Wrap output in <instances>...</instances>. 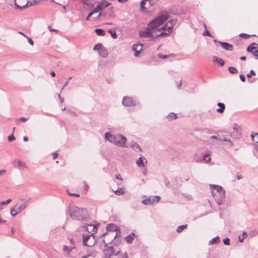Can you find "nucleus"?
I'll return each mask as SVG.
<instances>
[{
    "mask_svg": "<svg viewBox=\"0 0 258 258\" xmlns=\"http://www.w3.org/2000/svg\"><path fill=\"white\" fill-rule=\"evenodd\" d=\"M169 18L168 14L166 12H160L157 17L152 21L149 22L147 26L155 33H160L162 31H164L166 29L165 26L161 28L159 27L162 25Z\"/></svg>",
    "mask_w": 258,
    "mask_h": 258,
    "instance_id": "obj_1",
    "label": "nucleus"
},
{
    "mask_svg": "<svg viewBox=\"0 0 258 258\" xmlns=\"http://www.w3.org/2000/svg\"><path fill=\"white\" fill-rule=\"evenodd\" d=\"M105 138L118 147H125L126 139L121 135H114L109 133L105 134Z\"/></svg>",
    "mask_w": 258,
    "mask_h": 258,
    "instance_id": "obj_2",
    "label": "nucleus"
},
{
    "mask_svg": "<svg viewBox=\"0 0 258 258\" xmlns=\"http://www.w3.org/2000/svg\"><path fill=\"white\" fill-rule=\"evenodd\" d=\"M88 212L87 210L75 207L70 214V216L74 220H83L88 218Z\"/></svg>",
    "mask_w": 258,
    "mask_h": 258,
    "instance_id": "obj_3",
    "label": "nucleus"
},
{
    "mask_svg": "<svg viewBox=\"0 0 258 258\" xmlns=\"http://www.w3.org/2000/svg\"><path fill=\"white\" fill-rule=\"evenodd\" d=\"M165 33H155L154 31H152L148 26L144 30L140 31L139 35L142 38H150V40H152L157 37L163 36Z\"/></svg>",
    "mask_w": 258,
    "mask_h": 258,
    "instance_id": "obj_4",
    "label": "nucleus"
},
{
    "mask_svg": "<svg viewBox=\"0 0 258 258\" xmlns=\"http://www.w3.org/2000/svg\"><path fill=\"white\" fill-rule=\"evenodd\" d=\"M83 242L84 245L91 247L93 246L96 243V239L94 233L88 234H83Z\"/></svg>",
    "mask_w": 258,
    "mask_h": 258,
    "instance_id": "obj_5",
    "label": "nucleus"
},
{
    "mask_svg": "<svg viewBox=\"0 0 258 258\" xmlns=\"http://www.w3.org/2000/svg\"><path fill=\"white\" fill-rule=\"evenodd\" d=\"M212 196L215 198L217 203L219 205H222L225 201V190H222V192H217L215 194V191L212 190Z\"/></svg>",
    "mask_w": 258,
    "mask_h": 258,
    "instance_id": "obj_6",
    "label": "nucleus"
},
{
    "mask_svg": "<svg viewBox=\"0 0 258 258\" xmlns=\"http://www.w3.org/2000/svg\"><path fill=\"white\" fill-rule=\"evenodd\" d=\"M232 136L229 132H220L219 134V142L221 144L222 141L228 142L231 147L233 146V143L231 142L229 137Z\"/></svg>",
    "mask_w": 258,
    "mask_h": 258,
    "instance_id": "obj_7",
    "label": "nucleus"
},
{
    "mask_svg": "<svg viewBox=\"0 0 258 258\" xmlns=\"http://www.w3.org/2000/svg\"><path fill=\"white\" fill-rule=\"evenodd\" d=\"M177 20H171L169 21L165 26L166 27L165 30L164 31H162L161 33H165L163 36H168L171 33L173 27L176 24Z\"/></svg>",
    "mask_w": 258,
    "mask_h": 258,
    "instance_id": "obj_8",
    "label": "nucleus"
},
{
    "mask_svg": "<svg viewBox=\"0 0 258 258\" xmlns=\"http://www.w3.org/2000/svg\"><path fill=\"white\" fill-rule=\"evenodd\" d=\"M30 200V198L28 199H22L19 203H18L17 204L15 205L14 207L15 208L16 211L18 212V213L21 212L26 208V204L28 203Z\"/></svg>",
    "mask_w": 258,
    "mask_h": 258,
    "instance_id": "obj_9",
    "label": "nucleus"
},
{
    "mask_svg": "<svg viewBox=\"0 0 258 258\" xmlns=\"http://www.w3.org/2000/svg\"><path fill=\"white\" fill-rule=\"evenodd\" d=\"M248 52H251L258 59V44L256 43L250 44L246 49Z\"/></svg>",
    "mask_w": 258,
    "mask_h": 258,
    "instance_id": "obj_10",
    "label": "nucleus"
},
{
    "mask_svg": "<svg viewBox=\"0 0 258 258\" xmlns=\"http://www.w3.org/2000/svg\"><path fill=\"white\" fill-rule=\"evenodd\" d=\"M160 200V197L158 196H150L148 199L142 201V203L144 205H152L155 202H158Z\"/></svg>",
    "mask_w": 258,
    "mask_h": 258,
    "instance_id": "obj_11",
    "label": "nucleus"
},
{
    "mask_svg": "<svg viewBox=\"0 0 258 258\" xmlns=\"http://www.w3.org/2000/svg\"><path fill=\"white\" fill-rule=\"evenodd\" d=\"M116 252L112 246H108L104 250V256L105 258H111L115 254Z\"/></svg>",
    "mask_w": 258,
    "mask_h": 258,
    "instance_id": "obj_12",
    "label": "nucleus"
},
{
    "mask_svg": "<svg viewBox=\"0 0 258 258\" xmlns=\"http://www.w3.org/2000/svg\"><path fill=\"white\" fill-rule=\"evenodd\" d=\"M122 104L126 106H132L136 105V102L131 97H124L122 101Z\"/></svg>",
    "mask_w": 258,
    "mask_h": 258,
    "instance_id": "obj_13",
    "label": "nucleus"
},
{
    "mask_svg": "<svg viewBox=\"0 0 258 258\" xmlns=\"http://www.w3.org/2000/svg\"><path fill=\"white\" fill-rule=\"evenodd\" d=\"M110 4L107 2H102L100 3L94 9L96 11V12L98 13L105 8L108 7Z\"/></svg>",
    "mask_w": 258,
    "mask_h": 258,
    "instance_id": "obj_14",
    "label": "nucleus"
},
{
    "mask_svg": "<svg viewBox=\"0 0 258 258\" xmlns=\"http://www.w3.org/2000/svg\"><path fill=\"white\" fill-rule=\"evenodd\" d=\"M143 45L142 44H134L132 47V49L135 52L134 55L136 57L139 56L140 52L142 50Z\"/></svg>",
    "mask_w": 258,
    "mask_h": 258,
    "instance_id": "obj_15",
    "label": "nucleus"
},
{
    "mask_svg": "<svg viewBox=\"0 0 258 258\" xmlns=\"http://www.w3.org/2000/svg\"><path fill=\"white\" fill-rule=\"evenodd\" d=\"M111 258H128V255L126 252H123L119 250L116 251L115 254L112 256Z\"/></svg>",
    "mask_w": 258,
    "mask_h": 258,
    "instance_id": "obj_16",
    "label": "nucleus"
},
{
    "mask_svg": "<svg viewBox=\"0 0 258 258\" xmlns=\"http://www.w3.org/2000/svg\"><path fill=\"white\" fill-rule=\"evenodd\" d=\"M147 161L144 157L139 158L136 161V163L139 167H144L147 165Z\"/></svg>",
    "mask_w": 258,
    "mask_h": 258,
    "instance_id": "obj_17",
    "label": "nucleus"
},
{
    "mask_svg": "<svg viewBox=\"0 0 258 258\" xmlns=\"http://www.w3.org/2000/svg\"><path fill=\"white\" fill-rule=\"evenodd\" d=\"M219 43L220 44L221 47L226 50L232 51L233 49V46L229 43L220 41H219Z\"/></svg>",
    "mask_w": 258,
    "mask_h": 258,
    "instance_id": "obj_18",
    "label": "nucleus"
},
{
    "mask_svg": "<svg viewBox=\"0 0 258 258\" xmlns=\"http://www.w3.org/2000/svg\"><path fill=\"white\" fill-rule=\"evenodd\" d=\"M210 187L212 191V190H213V191H215V194L222 192V190H224L222 186L218 185L211 184Z\"/></svg>",
    "mask_w": 258,
    "mask_h": 258,
    "instance_id": "obj_19",
    "label": "nucleus"
},
{
    "mask_svg": "<svg viewBox=\"0 0 258 258\" xmlns=\"http://www.w3.org/2000/svg\"><path fill=\"white\" fill-rule=\"evenodd\" d=\"M217 105L219 108L217 109V112L220 113H223L225 109V104L223 103L219 102L218 103Z\"/></svg>",
    "mask_w": 258,
    "mask_h": 258,
    "instance_id": "obj_20",
    "label": "nucleus"
},
{
    "mask_svg": "<svg viewBox=\"0 0 258 258\" xmlns=\"http://www.w3.org/2000/svg\"><path fill=\"white\" fill-rule=\"evenodd\" d=\"M131 147L137 152L141 151V148L139 145L135 142L131 143Z\"/></svg>",
    "mask_w": 258,
    "mask_h": 258,
    "instance_id": "obj_21",
    "label": "nucleus"
},
{
    "mask_svg": "<svg viewBox=\"0 0 258 258\" xmlns=\"http://www.w3.org/2000/svg\"><path fill=\"white\" fill-rule=\"evenodd\" d=\"M38 2L39 0H33V1H28L25 5L23 6V8L26 9L28 7L35 6L37 3H38Z\"/></svg>",
    "mask_w": 258,
    "mask_h": 258,
    "instance_id": "obj_22",
    "label": "nucleus"
},
{
    "mask_svg": "<svg viewBox=\"0 0 258 258\" xmlns=\"http://www.w3.org/2000/svg\"><path fill=\"white\" fill-rule=\"evenodd\" d=\"M98 52L102 57L106 58L108 56V51L104 47Z\"/></svg>",
    "mask_w": 258,
    "mask_h": 258,
    "instance_id": "obj_23",
    "label": "nucleus"
},
{
    "mask_svg": "<svg viewBox=\"0 0 258 258\" xmlns=\"http://www.w3.org/2000/svg\"><path fill=\"white\" fill-rule=\"evenodd\" d=\"M213 60L214 62L219 63V64L221 66H223L224 64V60L222 58H220L217 56H213Z\"/></svg>",
    "mask_w": 258,
    "mask_h": 258,
    "instance_id": "obj_24",
    "label": "nucleus"
},
{
    "mask_svg": "<svg viewBox=\"0 0 258 258\" xmlns=\"http://www.w3.org/2000/svg\"><path fill=\"white\" fill-rule=\"evenodd\" d=\"M177 118V114L174 113H173V112L170 113L167 116V119H168V121L173 120L174 119H176Z\"/></svg>",
    "mask_w": 258,
    "mask_h": 258,
    "instance_id": "obj_25",
    "label": "nucleus"
},
{
    "mask_svg": "<svg viewBox=\"0 0 258 258\" xmlns=\"http://www.w3.org/2000/svg\"><path fill=\"white\" fill-rule=\"evenodd\" d=\"M134 236H135V235H134V234L133 233L132 234H130V235H127V236L125 237V239L127 243H131L133 242V240H134Z\"/></svg>",
    "mask_w": 258,
    "mask_h": 258,
    "instance_id": "obj_26",
    "label": "nucleus"
},
{
    "mask_svg": "<svg viewBox=\"0 0 258 258\" xmlns=\"http://www.w3.org/2000/svg\"><path fill=\"white\" fill-rule=\"evenodd\" d=\"M176 55L175 54L172 53L169 55H165V54H159L158 57L161 59H165L169 58L170 57L173 56L175 57Z\"/></svg>",
    "mask_w": 258,
    "mask_h": 258,
    "instance_id": "obj_27",
    "label": "nucleus"
},
{
    "mask_svg": "<svg viewBox=\"0 0 258 258\" xmlns=\"http://www.w3.org/2000/svg\"><path fill=\"white\" fill-rule=\"evenodd\" d=\"M220 242V238L218 236L214 237L209 241V244H214L218 243Z\"/></svg>",
    "mask_w": 258,
    "mask_h": 258,
    "instance_id": "obj_28",
    "label": "nucleus"
},
{
    "mask_svg": "<svg viewBox=\"0 0 258 258\" xmlns=\"http://www.w3.org/2000/svg\"><path fill=\"white\" fill-rule=\"evenodd\" d=\"M95 32L96 34L98 36H104L105 34V31L101 29H96Z\"/></svg>",
    "mask_w": 258,
    "mask_h": 258,
    "instance_id": "obj_29",
    "label": "nucleus"
},
{
    "mask_svg": "<svg viewBox=\"0 0 258 258\" xmlns=\"http://www.w3.org/2000/svg\"><path fill=\"white\" fill-rule=\"evenodd\" d=\"M75 247H69L67 245H64L63 248V250L66 252L68 254H70Z\"/></svg>",
    "mask_w": 258,
    "mask_h": 258,
    "instance_id": "obj_30",
    "label": "nucleus"
},
{
    "mask_svg": "<svg viewBox=\"0 0 258 258\" xmlns=\"http://www.w3.org/2000/svg\"><path fill=\"white\" fill-rule=\"evenodd\" d=\"M251 138L253 141L258 144V133L254 134L252 133L251 135Z\"/></svg>",
    "mask_w": 258,
    "mask_h": 258,
    "instance_id": "obj_31",
    "label": "nucleus"
},
{
    "mask_svg": "<svg viewBox=\"0 0 258 258\" xmlns=\"http://www.w3.org/2000/svg\"><path fill=\"white\" fill-rule=\"evenodd\" d=\"M108 32L109 33L111 36V37L116 39L117 37V34L116 33L115 30L114 29H109L108 30Z\"/></svg>",
    "mask_w": 258,
    "mask_h": 258,
    "instance_id": "obj_32",
    "label": "nucleus"
},
{
    "mask_svg": "<svg viewBox=\"0 0 258 258\" xmlns=\"http://www.w3.org/2000/svg\"><path fill=\"white\" fill-rule=\"evenodd\" d=\"M87 231H89V229H92V231L93 232H96L97 231V228L95 225H93L92 224H89L88 227H87Z\"/></svg>",
    "mask_w": 258,
    "mask_h": 258,
    "instance_id": "obj_33",
    "label": "nucleus"
},
{
    "mask_svg": "<svg viewBox=\"0 0 258 258\" xmlns=\"http://www.w3.org/2000/svg\"><path fill=\"white\" fill-rule=\"evenodd\" d=\"M103 47V46L101 43H98L94 46L93 49L99 52Z\"/></svg>",
    "mask_w": 258,
    "mask_h": 258,
    "instance_id": "obj_34",
    "label": "nucleus"
},
{
    "mask_svg": "<svg viewBox=\"0 0 258 258\" xmlns=\"http://www.w3.org/2000/svg\"><path fill=\"white\" fill-rule=\"evenodd\" d=\"M187 225H182L177 227L176 231L178 233L181 232L184 229L187 227Z\"/></svg>",
    "mask_w": 258,
    "mask_h": 258,
    "instance_id": "obj_35",
    "label": "nucleus"
},
{
    "mask_svg": "<svg viewBox=\"0 0 258 258\" xmlns=\"http://www.w3.org/2000/svg\"><path fill=\"white\" fill-rule=\"evenodd\" d=\"M228 70H229V71L231 74H236V73H237V72H238V71L237 70V69H236L235 68L232 67H230L228 68Z\"/></svg>",
    "mask_w": 258,
    "mask_h": 258,
    "instance_id": "obj_36",
    "label": "nucleus"
},
{
    "mask_svg": "<svg viewBox=\"0 0 258 258\" xmlns=\"http://www.w3.org/2000/svg\"><path fill=\"white\" fill-rule=\"evenodd\" d=\"M203 160L205 161L206 162H208L211 160V158L209 157V154H206L204 155Z\"/></svg>",
    "mask_w": 258,
    "mask_h": 258,
    "instance_id": "obj_37",
    "label": "nucleus"
},
{
    "mask_svg": "<svg viewBox=\"0 0 258 258\" xmlns=\"http://www.w3.org/2000/svg\"><path fill=\"white\" fill-rule=\"evenodd\" d=\"M17 214H18V212L16 211L15 207L11 209V214L12 216H15Z\"/></svg>",
    "mask_w": 258,
    "mask_h": 258,
    "instance_id": "obj_38",
    "label": "nucleus"
},
{
    "mask_svg": "<svg viewBox=\"0 0 258 258\" xmlns=\"http://www.w3.org/2000/svg\"><path fill=\"white\" fill-rule=\"evenodd\" d=\"M211 140H216L217 141L216 142V144L218 145H220V143L219 142V134L217 135V136H212L210 137Z\"/></svg>",
    "mask_w": 258,
    "mask_h": 258,
    "instance_id": "obj_39",
    "label": "nucleus"
},
{
    "mask_svg": "<svg viewBox=\"0 0 258 258\" xmlns=\"http://www.w3.org/2000/svg\"><path fill=\"white\" fill-rule=\"evenodd\" d=\"M95 13H97L96 11L94 9L88 15L86 18V20L88 21L91 16H92Z\"/></svg>",
    "mask_w": 258,
    "mask_h": 258,
    "instance_id": "obj_40",
    "label": "nucleus"
},
{
    "mask_svg": "<svg viewBox=\"0 0 258 258\" xmlns=\"http://www.w3.org/2000/svg\"><path fill=\"white\" fill-rule=\"evenodd\" d=\"M11 201H12V200L11 199H9L6 201L1 202L0 204L1 205H7V204H9Z\"/></svg>",
    "mask_w": 258,
    "mask_h": 258,
    "instance_id": "obj_41",
    "label": "nucleus"
},
{
    "mask_svg": "<svg viewBox=\"0 0 258 258\" xmlns=\"http://www.w3.org/2000/svg\"><path fill=\"white\" fill-rule=\"evenodd\" d=\"M117 195H121L123 194V190L121 188H119L115 191L114 192Z\"/></svg>",
    "mask_w": 258,
    "mask_h": 258,
    "instance_id": "obj_42",
    "label": "nucleus"
},
{
    "mask_svg": "<svg viewBox=\"0 0 258 258\" xmlns=\"http://www.w3.org/2000/svg\"><path fill=\"white\" fill-rule=\"evenodd\" d=\"M18 165L19 167H26L25 163L21 160H19L18 161Z\"/></svg>",
    "mask_w": 258,
    "mask_h": 258,
    "instance_id": "obj_43",
    "label": "nucleus"
},
{
    "mask_svg": "<svg viewBox=\"0 0 258 258\" xmlns=\"http://www.w3.org/2000/svg\"><path fill=\"white\" fill-rule=\"evenodd\" d=\"M223 242L225 245H230V239L228 238H226L224 239Z\"/></svg>",
    "mask_w": 258,
    "mask_h": 258,
    "instance_id": "obj_44",
    "label": "nucleus"
},
{
    "mask_svg": "<svg viewBox=\"0 0 258 258\" xmlns=\"http://www.w3.org/2000/svg\"><path fill=\"white\" fill-rule=\"evenodd\" d=\"M203 35L204 36H212L211 33L208 31V30H205L203 32Z\"/></svg>",
    "mask_w": 258,
    "mask_h": 258,
    "instance_id": "obj_45",
    "label": "nucleus"
},
{
    "mask_svg": "<svg viewBox=\"0 0 258 258\" xmlns=\"http://www.w3.org/2000/svg\"><path fill=\"white\" fill-rule=\"evenodd\" d=\"M255 75V72L253 70H251L250 71V73L247 74L246 76L248 78H250L251 77V75Z\"/></svg>",
    "mask_w": 258,
    "mask_h": 258,
    "instance_id": "obj_46",
    "label": "nucleus"
},
{
    "mask_svg": "<svg viewBox=\"0 0 258 258\" xmlns=\"http://www.w3.org/2000/svg\"><path fill=\"white\" fill-rule=\"evenodd\" d=\"M8 139L9 140V142H11L14 140H16L15 137L12 135H11V136H9L8 137Z\"/></svg>",
    "mask_w": 258,
    "mask_h": 258,
    "instance_id": "obj_47",
    "label": "nucleus"
},
{
    "mask_svg": "<svg viewBox=\"0 0 258 258\" xmlns=\"http://www.w3.org/2000/svg\"><path fill=\"white\" fill-rule=\"evenodd\" d=\"M239 36H240L243 38H248V37H249L250 35H248L246 33H241L239 35Z\"/></svg>",
    "mask_w": 258,
    "mask_h": 258,
    "instance_id": "obj_48",
    "label": "nucleus"
},
{
    "mask_svg": "<svg viewBox=\"0 0 258 258\" xmlns=\"http://www.w3.org/2000/svg\"><path fill=\"white\" fill-rule=\"evenodd\" d=\"M239 78L242 82H244L245 81V78L243 75H240Z\"/></svg>",
    "mask_w": 258,
    "mask_h": 258,
    "instance_id": "obj_49",
    "label": "nucleus"
},
{
    "mask_svg": "<svg viewBox=\"0 0 258 258\" xmlns=\"http://www.w3.org/2000/svg\"><path fill=\"white\" fill-rule=\"evenodd\" d=\"M27 38L28 39V41L29 43H30V44L32 46H33L34 45V42L32 40V39L28 37H27Z\"/></svg>",
    "mask_w": 258,
    "mask_h": 258,
    "instance_id": "obj_50",
    "label": "nucleus"
},
{
    "mask_svg": "<svg viewBox=\"0 0 258 258\" xmlns=\"http://www.w3.org/2000/svg\"><path fill=\"white\" fill-rule=\"evenodd\" d=\"M84 184L85 185V189L86 191H87L89 188L88 185L87 184L86 182V181H84Z\"/></svg>",
    "mask_w": 258,
    "mask_h": 258,
    "instance_id": "obj_51",
    "label": "nucleus"
},
{
    "mask_svg": "<svg viewBox=\"0 0 258 258\" xmlns=\"http://www.w3.org/2000/svg\"><path fill=\"white\" fill-rule=\"evenodd\" d=\"M19 119L21 121L25 122V121H27L28 120V118H26V117H20Z\"/></svg>",
    "mask_w": 258,
    "mask_h": 258,
    "instance_id": "obj_52",
    "label": "nucleus"
},
{
    "mask_svg": "<svg viewBox=\"0 0 258 258\" xmlns=\"http://www.w3.org/2000/svg\"><path fill=\"white\" fill-rule=\"evenodd\" d=\"M145 5V1H142L140 3V7L143 9L144 8V5Z\"/></svg>",
    "mask_w": 258,
    "mask_h": 258,
    "instance_id": "obj_53",
    "label": "nucleus"
},
{
    "mask_svg": "<svg viewBox=\"0 0 258 258\" xmlns=\"http://www.w3.org/2000/svg\"><path fill=\"white\" fill-rule=\"evenodd\" d=\"M15 6L18 8V9H24L25 8H23V6H19L16 2L15 3Z\"/></svg>",
    "mask_w": 258,
    "mask_h": 258,
    "instance_id": "obj_54",
    "label": "nucleus"
},
{
    "mask_svg": "<svg viewBox=\"0 0 258 258\" xmlns=\"http://www.w3.org/2000/svg\"><path fill=\"white\" fill-rule=\"evenodd\" d=\"M52 155H53V159H55V158H56L57 157L58 154L56 152H53L52 153Z\"/></svg>",
    "mask_w": 258,
    "mask_h": 258,
    "instance_id": "obj_55",
    "label": "nucleus"
},
{
    "mask_svg": "<svg viewBox=\"0 0 258 258\" xmlns=\"http://www.w3.org/2000/svg\"><path fill=\"white\" fill-rule=\"evenodd\" d=\"M82 3H83L85 5H89V3L87 0H82Z\"/></svg>",
    "mask_w": 258,
    "mask_h": 258,
    "instance_id": "obj_56",
    "label": "nucleus"
},
{
    "mask_svg": "<svg viewBox=\"0 0 258 258\" xmlns=\"http://www.w3.org/2000/svg\"><path fill=\"white\" fill-rule=\"evenodd\" d=\"M69 84V81H68L67 82H66V83L64 84L63 87L62 88V89H61V91H62V90L63 89H64V88L68 85Z\"/></svg>",
    "mask_w": 258,
    "mask_h": 258,
    "instance_id": "obj_57",
    "label": "nucleus"
},
{
    "mask_svg": "<svg viewBox=\"0 0 258 258\" xmlns=\"http://www.w3.org/2000/svg\"><path fill=\"white\" fill-rule=\"evenodd\" d=\"M69 195H70V196H75V197H80V195L76 194H70V193H69Z\"/></svg>",
    "mask_w": 258,
    "mask_h": 258,
    "instance_id": "obj_58",
    "label": "nucleus"
},
{
    "mask_svg": "<svg viewBox=\"0 0 258 258\" xmlns=\"http://www.w3.org/2000/svg\"><path fill=\"white\" fill-rule=\"evenodd\" d=\"M116 178L117 179H119L120 180H122V178H121V176L120 174H117L116 175Z\"/></svg>",
    "mask_w": 258,
    "mask_h": 258,
    "instance_id": "obj_59",
    "label": "nucleus"
},
{
    "mask_svg": "<svg viewBox=\"0 0 258 258\" xmlns=\"http://www.w3.org/2000/svg\"><path fill=\"white\" fill-rule=\"evenodd\" d=\"M245 238V237H242V238H241L240 236L238 238V239H239V241L240 242H242L243 241V240Z\"/></svg>",
    "mask_w": 258,
    "mask_h": 258,
    "instance_id": "obj_60",
    "label": "nucleus"
},
{
    "mask_svg": "<svg viewBox=\"0 0 258 258\" xmlns=\"http://www.w3.org/2000/svg\"><path fill=\"white\" fill-rule=\"evenodd\" d=\"M82 258H94V257L91 255H88L87 256H84Z\"/></svg>",
    "mask_w": 258,
    "mask_h": 258,
    "instance_id": "obj_61",
    "label": "nucleus"
},
{
    "mask_svg": "<svg viewBox=\"0 0 258 258\" xmlns=\"http://www.w3.org/2000/svg\"><path fill=\"white\" fill-rule=\"evenodd\" d=\"M6 172L5 170H0V176L3 175Z\"/></svg>",
    "mask_w": 258,
    "mask_h": 258,
    "instance_id": "obj_62",
    "label": "nucleus"
},
{
    "mask_svg": "<svg viewBox=\"0 0 258 258\" xmlns=\"http://www.w3.org/2000/svg\"><path fill=\"white\" fill-rule=\"evenodd\" d=\"M247 235L245 231H243L242 232V237H245V238L247 237Z\"/></svg>",
    "mask_w": 258,
    "mask_h": 258,
    "instance_id": "obj_63",
    "label": "nucleus"
},
{
    "mask_svg": "<svg viewBox=\"0 0 258 258\" xmlns=\"http://www.w3.org/2000/svg\"><path fill=\"white\" fill-rule=\"evenodd\" d=\"M50 75L52 77H54L55 76V73L53 71H51L50 72Z\"/></svg>",
    "mask_w": 258,
    "mask_h": 258,
    "instance_id": "obj_64",
    "label": "nucleus"
}]
</instances>
